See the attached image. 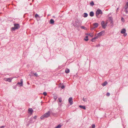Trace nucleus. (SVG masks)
Returning <instances> with one entry per match:
<instances>
[{
  "label": "nucleus",
  "mask_w": 128,
  "mask_h": 128,
  "mask_svg": "<svg viewBox=\"0 0 128 128\" xmlns=\"http://www.w3.org/2000/svg\"><path fill=\"white\" fill-rule=\"evenodd\" d=\"M102 14V12L101 10L98 9L96 12V16L97 18H100Z\"/></svg>",
  "instance_id": "f257e3e1"
},
{
  "label": "nucleus",
  "mask_w": 128,
  "mask_h": 128,
  "mask_svg": "<svg viewBox=\"0 0 128 128\" xmlns=\"http://www.w3.org/2000/svg\"><path fill=\"white\" fill-rule=\"evenodd\" d=\"M73 25L76 27H78L81 25V24L78 20H76L74 24Z\"/></svg>",
  "instance_id": "f03ea898"
},
{
  "label": "nucleus",
  "mask_w": 128,
  "mask_h": 128,
  "mask_svg": "<svg viewBox=\"0 0 128 128\" xmlns=\"http://www.w3.org/2000/svg\"><path fill=\"white\" fill-rule=\"evenodd\" d=\"M14 27L12 28V30L14 31L16 29H18L20 27V25L18 24H14Z\"/></svg>",
  "instance_id": "7ed1b4c3"
},
{
  "label": "nucleus",
  "mask_w": 128,
  "mask_h": 128,
  "mask_svg": "<svg viewBox=\"0 0 128 128\" xmlns=\"http://www.w3.org/2000/svg\"><path fill=\"white\" fill-rule=\"evenodd\" d=\"M104 30L100 32L99 33H98L97 35L98 37H100V36L103 35L104 34Z\"/></svg>",
  "instance_id": "20e7f679"
},
{
  "label": "nucleus",
  "mask_w": 128,
  "mask_h": 128,
  "mask_svg": "<svg viewBox=\"0 0 128 128\" xmlns=\"http://www.w3.org/2000/svg\"><path fill=\"white\" fill-rule=\"evenodd\" d=\"M101 24L102 28H103L105 29L106 26V24H105L104 22L103 21L102 22Z\"/></svg>",
  "instance_id": "39448f33"
},
{
  "label": "nucleus",
  "mask_w": 128,
  "mask_h": 128,
  "mask_svg": "<svg viewBox=\"0 0 128 128\" xmlns=\"http://www.w3.org/2000/svg\"><path fill=\"white\" fill-rule=\"evenodd\" d=\"M50 111H49L48 112L45 114H44V117L46 118H47L50 115Z\"/></svg>",
  "instance_id": "423d86ee"
},
{
  "label": "nucleus",
  "mask_w": 128,
  "mask_h": 128,
  "mask_svg": "<svg viewBox=\"0 0 128 128\" xmlns=\"http://www.w3.org/2000/svg\"><path fill=\"white\" fill-rule=\"evenodd\" d=\"M110 22L112 24H113V19L112 17H109L108 18Z\"/></svg>",
  "instance_id": "0eeeda50"
},
{
  "label": "nucleus",
  "mask_w": 128,
  "mask_h": 128,
  "mask_svg": "<svg viewBox=\"0 0 128 128\" xmlns=\"http://www.w3.org/2000/svg\"><path fill=\"white\" fill-rule=\"evenodd\" d=\"M68 102L70 104V105H71L73 103L72 98L70 97L68 99Z\"/></svg>",
  "instance_id": "6e6552de"
},
{
  "label": "nucleus",
  "mask_w": 128,
  "mask_h": 128,
  "mask_svg": "<svg viewBox=\"0 0 128 128\" xmlns=\"http://www.w3.org/2000/svg\"><path fill=\"white\" fill-rule=\"evenodd\" d=\"M17 84H19L20 86H22L23 85V80L22 79L20 80V82H18V83Z\"/></svg>",
  "instance_id": "1a4fd4ad"
},
{
  "label": "nucleus",
  "mask_w": 128,
  "mask_h": 128,
  "mask_svg": "<svg viewBox=\"0 0 128 128\" xmlns=\"http://www.w3.org/2000/svg\"><path fill=\"white\" fill-rule=\"evenodd\" d=\"M4 80L6 81H8L9 82H11L12 79L10 78H4Z\"/></svg>",
  "instance_id": "9d476101"
},
{
  "label": "nucleus",
  "mask_w": 128,
  "mask_h": 128,
  "mask_svg": "<svg viewBox=\"0 0 128 128\" xmlns=\"http://www.w3.org/2000/svg\"><path fill=\"white\" fill-rule=\"evenodd\" d=\"M126 32V29L125 28H123L122 30L121 31V33L122 34H124Z\"/></svg>",
  "instance_id": "9b49d317"
},
{
  "label": "nucleus",
  "mask_w": 128,
  "mask_h": 128,
  "mask_svg": "<svg viewBox=\"0 0 128 128\" xmlns=\"http://www.w3.org/2000/svg\"><path fill=\"white\" fill-rule=\"evenodd\" d=\"M93 25L94 26V28H96L98 26V23H96L94 24H93Z\"/></svg>",
  "instance_id": "f8f14e48"
},
{
  "label": "nucleus",
  "mask_w": 128,
  "mask_h": 128,
  "mask_svg": "<svg viewBox=\"0 0 128 128\" xmlns=\"http://www.w3.org/2000/svg\"><path fill=\"white\" fill-rule=\"evenodd\" d=\"M90 16L91 17H92L94 16V13L93 12H91L89 14Z\"/></svg>",
  "instance_id": "ddd939ff"
},
{
  "label": "nucleus",
  "mask_w": 128,
  "mask_h": 128,
  "mask_svg": "<svg viewBox=\"0 0 128 128\" xmlns=\"http://www.w3.org/2000/svg\"><path fill=\"white\" fill-rule=\"evenodd\" d=\"M79 107L80 108L83 109L84 110L86 109V107L84 106L80 105L79 106Z\"/></svg>",
  "instance_id": "4468645a"
},
{
  "label": "nucleus",
  "mask_w": 128,
  "mask_h": 128,
  "mask_svg": "<svg viewBox=\"0 0 128 128\" xmlns=\"http://www.w3.org/2000/svg\"><path fill=\"white\" fill-rule=\"evenodd\" d=\"M124 8L126 10H127L128 8V2H126V5L125 6Z\"/></svg>",
  "instance_id": "2eb2a0df"
},
{
  "label": "nucleus",
  "mask_w": 128,
  "mask_h": 128,
  "mask_svg": "<svg viewBox=\"0 0 128 128\" xmlns=\"http://www.w3.org/2000/svg\"><path fill=\"white\" fill-rule=\"evenodd\" d=\"M107 83L108 82L106 81H105L102 84V85L103 86H104L107 84Z\"/></svg>",
  "instance_id": "dca6fc26"
},
{
  "label": "nucleus",
  "mask_w": 128,
  "mask_h": 128,
  "mask_svg": "<svg viewBox=\"0 0 128 128\" xmlns=\"http://www.w3.org/2000/svg\"><path fill=\"white\" fill-rule=\"evenodd\" d=\"M54 20L52 19H51L50 20V24H53L54 23Z\"/></svg>",
  "instance_id": "f3484780"
},
{
  "label": "nucleus",
  "mask_w": 128,
  "mask_h": 128,
  "mask_svg": "<svg viewBox=\"0 0 128 128\" xmlns=\"http://www.w3.org/2000/svg\"><path fill=\"white\" fill-rule=\"evenodd\" d=\"M70 72V70L68 68H66L65 70V72L66 73L68 74Z\"/></svg>",
  "instance_id": "a211bd4d"
},
{
  "label": "nucleus",
  "mask_w": 128,
  "mask_h": 128,
  "mask_svg": "<svg viewBox=\"0 0 128 128\" xmlns=\"http://www.w3.org/2000/svg\"><path fill=\"white\" fill-rule=\"evenodd\" d=\"M83 15V16L84 18L88 16V14L86 13H84Z\"/></svg>",
  "instance_id": "6ab92c4d"
},
{
  "label": "nucleus",
  "mask_w": 128,
  "mask_h": 128,
  "mask_svg": "<svg viewBox=\"0 0 128 128\" xmlns=\"http://www.w3.org/2000/svg\"><path fill=\"white\" fill-rule=\"evenodd\" d=\"M28 111L29 112H30L31 113H32L33 112V110L32 108H30L28 110Z\"/></svg>",
  "instance_id": "aec40b11"
},
{
  "label": "nucleus",
  "mask_w": 128,
  "mask_h": 128,
  "mask_svg": "<svg viewBox=\"0 0 128 128\" xmlns=\"http://www.w3.org/2000/svg\"><path fill=\"white\" fill-rule=\"evenodd\" d=\"M61 126H62L61 124H59L56 126L55 128H60L61 127Z\"/></svg>",
  "instance_id": "412c9836"
},
{
  "label": "nucleus",
  "mask_w": 128,
  "mask_h": 128,
  "mask_svg": "<svg viewBox=\"0 0 128 128\" xmlns=\"http://www.w3.org/2000/svg\"><path fill=\"white\" fill-rule=\"evenodd\" d=\"M90 5L92 6L94 5V3L93 1H92L90 3Z\"/></svg>",
  "instance_id": "4be33fe9"
},
{
  "label": "nucleus",
  "mask_w": 128,
  "mask_h": 128,
  "mask_svg": "<svg viewBox=\"0 0 128 128\" xmlns=\"http://www.w3.org/2000/svg\"><path fill=\"white\" fill-rule=\"evenodd\" d=\"M81 28L83 29H84L85 30H87V28H86L84 26H81L80 27Z\"/></svg>",
  "instance_id": "5701e85b"
},
{
  "label": "nucleus",
  "mask_w": 128,
  "mask_h": 128,
  "mask_svg": "<svg viewBox=\"0 0 128 128\" xmlns=\"http://www.w3.org/2000/svg\"><path fill=\"white\" fill-rule=\"evenodd\" d=\"M84 40L86 41H87L88 40V36H86L85 38H84Z\"/></svg>",
  "instance_id": "b1692460"
},
{
  "label": "nucleus",
  "mask_w": 128,
  "mask_h": 128,
  "mask_svg": "<svg viewBox=\"0 0 128 128\" xmlns=\"http://www.w3.org/2000/svg\"><path fill=\"white\" fill-rule=\"evenodd\" d=\"M82 100L83 101L86 102H87V100L86 98H83Z\"/></svg>",
  "instance_id": "393cba45"
},
{
  "label": "nucleus",
  "mask_w": 128,
  "mask_h": 128,
  "mask_svg": "<svg viewBox=\"0 0 128 128\" xmlns=\"http://www.w3.org/2000/svg\"><path fill=\"white\" fill-rule=\"evenodd\" d=\"M98 38V36H97V35H96V36L95 37H94L93 38V39L94 40H95L97 39Z\"/></svg>",
  "instance_id": "a878e982"
},
{
  "label": "nucleus",
  "mask_w": 128,
  "mask_h": 128,
  "mask_svg": "<svg viewBox=\"0 0 128 128\" xmlns=\"http://www.w3.org/2000/svg\"><path fill=\"white\" fill-rule=\"evenodd\" d=\"M59 102H62V99L61 98H58Z\"/></svg>",
  "instance_id": "bb28decb"
},
{
  "label": "nucleus",
  "mask_w": 128,
  "mask_h": 128,
  "mask_svg": "<svg viewBox=\"0 0 128 128\" xmlns=\"http://www.w3.org/2000/svg\"><path fill=\"white\" fill-rule=\"evenodd\" d=\"M57 98V96H54V98L55 100H56Z\"/></svg>",
  "instance_id": "cd10ccee"
},
{
  "label": "nucleus",
  "mask_w": 128,
  "mask_h": 128,
  "mask_svg": "<svg viewBox=\"0 0 128 128\" xmlns=\"http://www.w3.org/2000/svg\"><path fill=\"white\" fill-rule=\"evenodd\" d=\"M60 87H61L62 89H64V88L65 86H64L63 85L62 86H59Z\"/></svg>",
  "instance_id": "c85d7f7f"
},
{
  "label": "nucleus",
  "mask_w": 128,
  "mask_h": 128,
  "mask_svg": "<svg viewBox=\"0 0 128 128\" xmlns=\"http://www.w3.org/2000/svg\"><path fill=\"white\" fill-rule=\"evenodd\" d=\"M43 94L44 96H46L47 95V93L46 92H44L43 93Z\"/></svg>",
  "instance_id": "c756f323"
},
{
  "label": "nucleus",
  "mask_w": 128,
  "mask_h": 128,
  "mask_svg": "<svg viewBox=\"0 0 128 128\" xmlns=\"http://www.w3.org/2000/svg\"><path fill=\"white\" fill-rule=\"evenodd\" d=\"M110 94L109 92H107L106 93V96H110Z\"/></svg>",
  "instance_id": "7c9ffc66"
},
{
  "label": "nucleus",
  "mask_w": 128,
  "mask_h": 128,
  "mask_svg": "<svg viewBox=\"0 0 128 128\" xmlns=\"http://www.w3.org/2000/svg\"><path fill=\"white\" fill-rule=\"evenodd\" d=\"M44 117H44V115H43L40 118L41 119H43L44 118Z\"/></svg>",
  "instance_id": "2f4dec72"
},
{
  "label": "nucleus",
  "mask_w": 128,
  "mask_h": 128,
  "mask_svg": "<svg viewBox=\"0 0 128 128\" xmlns=\"http://www.w3.org/2000/svg\"><path fill=\"white\" fill-rule=\"evenodd\" d=\"M95 125L94 124H92V128H94L95 127Z\"/></svg>",
  "instance_id": "473e14b6"
},
{
  "label": "nucleus",
  "mask_w": 128,
  "mask_h": 128,
  "mask_svg": "<svg viewBox=\"0 0 128 128\" xmlns=\"http://www.w3.org/2000/svg\"><path fill=\"white\" fill-rule=\"evenodd\" d=\"M34 75L35 76H36V77H37L38 76V74L36 73H34Z\"/></svg>",
  "instance_id": "72a5a7b5"
},
{
  "label": "nucleus",
  "mask_w": 128,
  "mask_h": 128,
  "mask_svg": "<svg viewBox=\"0 0 128 128\" xmlns=\"http://www.w3.org/2000/svg\"><path fill=\"white\" fill-rule=\"evenodd\" d=\"M38 15L37 14H35V18H37L38 17Z\"/></svg>",
  "instance_id": "f704fd0d"
},
{
  "label": "nucleus",
  "mask_w": 128,
  "mask_h": 128,
  "mask_svg": "<svg viewBox=\"0 0 128 128\" xmlns=\"http://www.w3.org/2000/svg\"><path fill=\"white\" fill-rule=\"evenodd\" d=\"M121 20L122 22H124V19L122 17L121 18Z\"/></svg>",
  "instance_id": "c9c22d12"
},
{
  "label": "nucleus",
  "mask_w": 128,
  "mask_h": 128,
  "mask_svg": "<svg viewBox=\"0 0 128 128\" xmlns=\"http://www.w3.org/2000/svg\"><path fill=\"white\" fill-rule=\"evenodd\" d=\"M33 118H34L36 119L37 118V116H35Z\"/></svg>",
  "instance_id": "e433bc0d"
},
{
  "label": "nucleus",
  "mask_w": 128,
  "mask_h": 128,
  "mask_svg": "<svg viewBox=\"0 0 128 128\" xmlns=\"http://www.w3.org/2000/svg\"><path fill=\"white\" fill-rule=\"evenodd\" d=\"M95 40H94L93 38H92V40H91V41L92 42H94L95 41Z\"/></svg>",
  "instance_id": "4c0bfd02"
},
{
  "label": "nucleus",
  "mask_w": 128,
  "mask_h": 128,
  "mask_svg": "<svg viewBox=\"0 0 128 128\" xmlns=\"http://www.w3.org/2000/svg\"><path fill=\"white\" fill-rule=\"evenodd\" d=\"M124 11L125 12H126V13H128V11L127 10H126L125 9Z\"/></svg>",
  "instance_id": "58836bf2"
},
{
  "label": "nucleus",
  "mask_w": 128,
  "mask_h": 128,
  "mask_svg": "<svg viewBox=\"0 0 128 128\" xmlns=\"http://www.w3.org/2000/svg\"><path fill=\"white\" fill-rule=\"evenodd\" d=\"M94 28H94V27H91V30H93Z\"/></svg>",
  "instance_id": "ea45409f"
},
{
  "label": "nucleus",
  "mask_w": 128,
  "mask_h": 128,
  "mask_svg": "<svg viewBox=\"0 0 128 128\" xmlns=\"http://www.w3.org/2000/svg\"><path fill=\"white\" fill-rule=\"evenodd\" d=\"M90 33H88L86 34L90 36Z\"/></svg>",
  "instance_id": "a19ab883"
},
{
  "label": "nucleus",
  "mask_w": 128,
  "mask_h": 128,
  "mask_svg": "<svg viewBox=\"0 0 128 128\" xmlns=\"http://www.w3.org/2000/svg\"><path fill=\"white\" fill-rule=\"evenodd\" d=\"M108 20H107L106 21V24H106V25H107V24H108Z\"/></svg>",
  "instance_id": "79ce46f5"
},
{
  "label": "nucleus",
  "mask_w": 128,
  "mask_h": 128,
  "mask_svg": "<svg viewBox=\"0 0 128 128\" xmlns=\"http://www.w3.org/2000/svg\"><path fill=\"white\" fill-rule=\"evenodd\" d=\"M108 20H107L106 21V24H106V25H107V24H108Z\"/></svg>",
  "instance_id": "37998d69"
},
{
  "label": "nucleus",
  "mask_w": 128,
  "mask_h": 128,
  "mask_svg": "<svg viewBox=\"0 0 128 128\" xmlns=\"http://www.w3.org/2000/svg\"><path fill=\"white\" fill-rule=\"evenodd\" d=\"M4 127V126H0V128H3Z\"/></svg>",
  "instance_id": "c03bdc74"
},
{
  "label": "nucleus",
  "mask_w": 128,
  "mask_h": 128,
  "mask_svg": "<svg viewBox=\"0 0 128 128\" xmlns=\"http://www.w3.org/2000/svg\"><path fill=\"white\" fill-rule=\"evenodd\" d=\"M90 36L91 37H92L93 36V35L92 34H90Z\"/></svg>",
  "instance_id": "a18cd8bd"
},
{
  "label": "nucleus",
  "mask_w": 128,
  "mask_h": 128,
  "mask_svg": "<svg viewBox=\"0 0 128 128\" xmlns=\"http://www.w3.org/2000/svg\"><path fill=\"white\" fill-rule=\"evenodd\" d=\"M126 35H127V34H126H126H124V36H126Z\"/></svg>",
  "instance_id": "49530a36"
},
{
  "label": "nucleus",
  "mask_w": 128,
  "mask_h": 128,
  "mask_svg": "<svg viewBox=\"0 0 128 128\" xmlns=\"http://www.w3.org/2000/svg\"><path fill=\"white\" fill-rule=\"evenodd\" d=\"M118 8L117 9V10H118Z\"/></svg>",
  "instance_id": "de8ad7c7"
},
{
  "label": "nucleus",
  "mask_w": 128,
  "mask_h": 128,
  "mask_svg": "<svg viewBox=\"0 0 128 128\" xmlns=\"http://www.w3.org/2000/svg\"><path fill=\"white\" fill-rule=\"evenodd\" d=\"M16 88V87H14L13 88Z\"/></svg>",
  "instance_id": "09e8293b"
},
{
  "label": "nucleus",
  "mask_w": 128,
  "mask_h": 128,
  "mask_svg": "<svg viewBox=\"0 0 128 128\" xmlns=\"http://www.w3.org/2000/svg\"><path fill=\"white\" fill-rule=\"evenodd\" d=\"M53 17H54V18H55V16H53Z\"/></svg>",
  "instance_id": "8fccbe9b"
}]
</instances>
